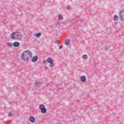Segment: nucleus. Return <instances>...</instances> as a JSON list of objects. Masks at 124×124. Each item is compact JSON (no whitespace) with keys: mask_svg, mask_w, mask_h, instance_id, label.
<instances>
[{"mask_svg":"<svg viewBox=\"0 0 124 124\" xmlns=\"http://www.w3.org/2000/svg\"><path fill=\"white\" fill-rule=\"evenodd\" d=\"M118 16L120 21L124 22V10H119L118 12Z\"/></svg>","mask_w":124,"mask_h":124,"instance_id":"nucleus-3","label":"nucleus"},{"mask_svg":"<svg viewBox=\"0 0 124 124\" xmlns=\"http://www.w3.org/2000/svg\"><path fill=\"white\" fill-rule=\"evenodd\" d=\"M43 62L44 64H47V60H44Z\"/></svg>","mask_w":124,"mask_h":124,"instance_id":"nucleus-19","label":"nucleus"},{"mask_svg":"<svg viewBox=\"0 0 124 124\" xmlns=\"http://www.w3.org/2000/svg\"><path fill=\"white\" fill-rule=\"evenodd\" d=\"M55 43H56V44L59 43V40H56V41H55Z\"/></svg>","mask_w":124,"mask_h":124,"instance_id":"nucleus-22","label":"nucleus"},{"mask_svg":"<svg viewBox=\"0 0 124 124\" xmlns=\"http://www.w3.org/2000/svg\"><path fill=\"white\" fill-rule=\"evenodd\" d=\"M62 19H63L62 16H61V15H59L58 16V19L59 20H62Z\"/></svg>","mask_w":124,"mask_h":124,"instance_id":"nucleus-17","label":"nucleus"},{"mask_svg":"<svg viewBox=\"0 0 124 124\" xmlns=\"http://www.w3.org/2000/svg\"><path fill=\"white\" fill-rule=\"evenodd\" d=\"M37 60H38V57L37 56H35L32 57L31 61L32 62H37Z\"/></svg>","mask_w":124,"mask_h":124,"instance_id":"nucleus-9","label":"nucleus"},{"mask_svg":"<svg viewBox=\"0 0 124 124\" xmlns=\"http://www.w3.org/2000/svg\"><path fill=\"white\" fill-rule=\"evenodd\" d=\"M62 45H61L59 46V49H62Z\"/></svg>","mask_w":124,"mask_h":124,"instance_id":"nucleus-21","label":"nucleus"},{"mask_svg":"<svg viewBox=\"0 0 124 124\" xmlns=\"http://www.w3.org/2000/svg\"><path fill=\"white\" fill-rule=\"evenodd\" d=\"M45 69H46V70L48 69V67L46 66V67H45Z\"/></svg>","mask_w":124,"mask_h":124,"instance_id":"nucleus-23","label":"nucleus"},{"mask_svg":"<svg viewBox=\"0 0 124 124\" xmlns=\"http://www.w3.org/2000/svg\"><path fill=\"white\" fill-rule=\"evenodd\" d=\"M70 43V40H69V39H67L65 41V44L66 45H69Z\"/></svg>","mask_w":124,"mask_h":124,"instance_id":"nucleus-13","label":"nucleus"},{"mask_svg":"<svg viewBox=\"0 0 124 124\" xmlns=\"http://www.w3.org/2000/svg\"><path fill=\"white\" fill-rule=\"evenodd\" d=\"M106 50H108L107 48H106Z\"/></svg>","mask_w":124,"mask_h":124,"instance_id":"nucleus-24","label":"nucleus"},{"mask_svg":"<svg viewBox=\"0 0 124 124\" xmlns=\"http://www.w3.org/2000/svg\"><path fill=\"white\" fill-rule=\"evenodd\" d=\"M7 46H9V47H12L13 46V44L11 43H7Z\"/></svg>","mask_w":124,"mask_h":124,"instance_id":"nucleus-14","label":"nucleus"},{"mask_svg":"<svg viewBox=\"0 0 124 124\" xmlns=\"http://www.w3.org/2000/svg\"><path fill=\"white\" fill-rule=\"evenodd\" d=\"M13 46L14 47H19L20 46V43L18 42H15L13 43Z\"/></svg>","mask_w":124,"mask_h":124,"instance_id":"nucleus-10","label":"nucleus"},{"mask_svg":"<svg viewBox=\"0 0 124 124\" xmlns=\"http://www.w3.org/2000/svg\"><path fill=\"white\" fill-rule=\"evenodd\" d=\"M41 33H37L36 34H34V36H36V37H40V36H41Z\"/></svg>","mask_w":124,"mask_h":124,"instance_id":"nucleus-11","label":"nucleus"},{"mask_svg":"<svg viewBox=\"0 0 124 124\" xmlns=\"http://www.w3.org/2000/svg\"><path fill=\"white\" fill-rule=\"evenodd\" d=\"M41 85H42V83H41L40 81H36L35 82V87H36L37 88L40 87Z\"/></svg>","mask_w":124,"mask_h":124,"instance_id":"nucleus-7","label":"nucleus"},{"mask_svg":"<svg viewBox=\"0 0 124 124\" xmlns=\"http://www.w3.org/2000/svg\"><path fill=\"white\" fill-rule=\"evenodd\" d=\"M60 21H57V23H56V27H57V28H60Z\"/></svg>","mask_w":124,"mask_h":124,"instance_id":"nucleus-15","label":"nucleus"},{"mask_svg":"<svg viewBox=\"0 0 124 124\" xmlns=\"http://www.w3.org/2000/svg\"><path fill=\"white\" fill-rule=\"evenodd\" d=\"M113 19L114 21H118V20H119V16H118L117 15H115L114 16Z\"/></svg>","mask_w":124,"mask_h":124,"instance_id":"nucleus-12","label":"nucleus"},{"mask_svg":"<svg viewBox=\"0 0 124 124\" xmlns=\"http://www.w3.org/2000/svg\"><path fill=\"white\" fill-rule=\"evenodd\" d=\"M80 81L82 82V83H85L86 81H87V79L86 78V77L82 76L80 77Z\"/></svg>","mask_w":124,"mask_h":124,"instance_id":"nucleus-8","label":"nucleus"},{"mask_svg":"<svg viewBox=\"0 0 124 124\" xmlns=\"http://www.w3.org/2000/svg\"><path fill=\"white\" fill-rule=\"evenodd\" d=\"M82 58L83 59H85V60H86V59H88V56L87 55H83L82 56Z\"/></svg>","mask_w":124,"mask_h":124,"instance_id":"nucleus-16","label":"nucleus"},{"mask_svg":"<svg viewBox=\"0 0 124 124\" xmlns=\"http://www.w3.org/2000/svg\"><path fill=\"white\" fill-rule=\"evenodd\" d=\"M46 61H47V62H48V63H50V65H49L50 67H54V65L55 64L54 63V61H53V59H52V58H47Z\"/></svg>","mask_w":124,"mask_h":124,"instance_id":"nucleus-5","label":"nucleus"},{"mask_svg":"<svg viewBox=\"0 0 124 124\" xmlns=\"http://www.w3.org/2000/svg\"><path fill=\"white\" fill-rule=\"evenodd\" d=\"M11 116H14V113L11 112L9 114L8 117H11Z\"/></svg>","mask_w":124,"mask_h":124,"instance_id":"nucleus-18","label":"nucleus"},{"mask_svg":"<svg viewBox=\"0 0 124 124\" xmlns=\"http://www.w3.org/2000/svg\"><path fill=\"white\" fill-rule=\"evenodd\" d=\"M67 9H68V10L70 9V6L68 5V6H67Z\"/></svg>","mask_w":124,"mask_h":124,"instance_id":"nucleus-20","label":"nucleus"},{"mask_svg":"<svg viewBox=\"0 0 124 124\" xmlns=\"http://www.w3.org/2000/svg\"><path fill=\"white\" fill-rule=\"evenodd\" d=\"M10 37L12 39L21 40L22 39V35L19 32H13L11 34Z\"/></svg>","mask_w":124,"mask_h":124,"instance_id":"nucleus-2","label":"nucleus"},{"mask_svg":"<svg viewBox=\"0 0 124 124\" xmlns=\"http://www.w3.org/2000/svg\"><path fill=\"white\" fill-rule=\"evenodd\" d=\"M39 109L41 110V112L43 114H45V113L47 112V109L45 108V106L44 105H40Z\"/></svg>","mask_w":124,"mask_h":124,"instance_id":"nucleus-4","label":"nucleus"},{"mask_svg":"<svg viewBox=\"0 0 124 124\" xmlns=\"http://www.w3.org/2000/svg\"><path fill=\"white\" fill-rule=\"evenodd\" d=\"M31 58H32L31 52L29 51H25L21 54V59L25 62H30Z\"/></svg>","mask_w":124,"mask_h":124,"instance_id":"nucleus-1","label":"nucleus"},{"mask_svg":"<svg viewBox=\"0 0 124 124\" xmlns=\"http://www.w3.org/2000/svg\"><path fill=\"white\" fill-rule=\"evenodd\" d=\"M29 121L30 123H32V124H33V123H34V122H35V118H34V117L31 116L29 118Z\"/></svg>","mask_w":124,"mask_h":124,"instance_id":"nucleus-6","label":"nucleus"}]
</instances>
